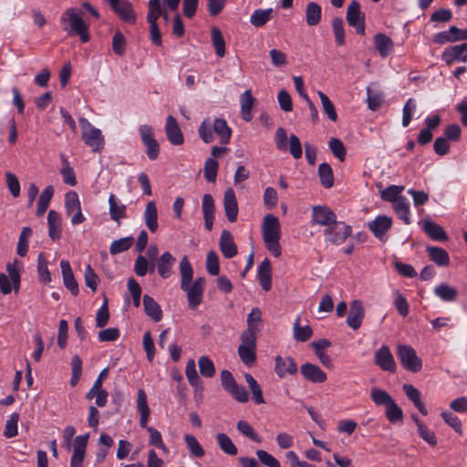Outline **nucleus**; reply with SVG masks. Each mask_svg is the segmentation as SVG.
Listing matches in <instances>:
<instances>
[{"mask_svg": "<svg viewBox=\"0 0 467 467\" xmlns=\"http://www.w3.org/2000/svg\"><path fill=\"white\" fill-rule=\"evenodd\" d=\"M137 409L140 413V425L141 428H146L150 434L149 443L158 449L161 450L165 454L169 453V449L162 441L161 432L153 427H148V421L150 415V410L148 405L146 392L143 389H139L137 392Z\"/></svg>", "mask_w": 467, "mask_h": 467, "instance_id": "1", "label": "nucleus"}, {"mask_svg": "<svg viewBox=\"0 0 467 467\" xmlns=\"http://www.w3.org/2000/svg\"><path fill=\"white\" fill-rule=\"evenodd\" d=\"M60 24L68 36H78L82 43L89 40L88 26L82 17V12L70 7L62 13Z\"/></svg>", "mask_w": 467, "mask_h": 467, "instance_id": "2", "label": "nucleus"}, {"mask_svg": "<svg viewBox=\"0 0 467 467\" xmlns=\"http://www.w3.org/2000/svg\"><path fill=\"white\" fill-rule=\"evenodd\" d=\"M213 132L219 137L221 144H227L231 140L232 130L223 119H204L198 129L199 137L207 144L213 141Z\"/></svg>", "mask_w": 467, "mask_h": 467, "instance_id": "3", "label": "nucleus"}, {"mask_svg": "<svg viewBox=\"0 0 467 467\" xmlns=\"http://www.w3.org/2000/svg\"><path fill=\"white\" fill-rule=\"evenodd\" d=\"M262 236L266 249L275 257H279L282 253L279 242L281 238V224L276 216L269 213L264 217Z\"/></svg>", "mask_w": 467, "mask_h": 467, "instance_id": "4", "label": "nucleus"}, {"mask_svg": "<svg viewBox=\"0 0 467 467\" xmlns=\"http://www.w3.org/2000/svg\"><path fill=\"white\" fill-rule=\"evenodd\" d=\"M148 6L146 19L150 25V39L154 45L160 47L162 44L161 35L158 26V19L161 16V0H149Z\"/></svg>", "mask_w": 467, "mask_h": 467, "instance_id": "5", "label": "nucleus"}, {"mask_svg": "<svg viewBox=\"0 0 467 467\" xmlns=\"http://www.w3.org/2000/svg\"><path fill=\"white\" fill-rule=\"evenodd\" d=\"M82 128V140L94 151H100L104 147V137L99 129L95 128L87 119H79Z\"/></svg>", "mask_w": 467, "mask_h": 467, "instance_id": "6", "label": "nucleus"}, {"mask_svg": "<svg viewBox=\"0 0 467 467\" xmlns=\"http://www.w3.org/2000/svg\"><path fill=\"white\" fill-rule=\"evenodd\" d=\"M397 354L405 369L411 372L420 370L422 366L421 359L417 356L412 347L409 345H399Z\"/></svg>", "mask_w": 467, "mask_h": 467, "instance_id": "7", "label": "nucleus"}, {"mask_svg": "<svg viewBox=\"0 0 467 467\" xmlns=\"http://www.w3.org/2000/svg\"><path fill=\"white\" fill-rule=\"evenodd\" d=\"M351 233L352 229L349 225L337 220L324 230L327 240L336 245L343 244Z\"/></svg>", "mask_w": 467, "mask_h": 467, "instance_id": "8", "label": "nucleus"}, {"mask_svg": "<svg viewBox=\"0 0 467 467\" xmlns=\"http://www.w3.org/2000/svg\"><path fill=\"white\" fill-rule=\"evenodd\" d=\"M204 284L205 279L199 277L193 282L187 283L184 286H181V288L186 292L190 308L194 309L202 303Z\"/></svg>", "mask_w": 467, "mask_h": 467, "instance_id": "9", "label": "nucleus"}, {"mask_svg": "<svg viewBox=\"0 0 467 467\" xmlns=\"http://www.w3.org/2000/svg\"><path fill=\"white\" fill-rule=\"evenodd\" d=\"M119 16L121 20L128 24H135L137 16L133 9L132 4L129 0H105Z\"/></svg>", "mask_w": 467, "mask_h": 467, "instance_id": "10", "label": "nucleus"}, {"mask_svg": "<svg viewBox=\"0 0 467 467\" xmlns=\"http://www.w3.org/2000/svg\"><path fill=\"white\" fill-rule=\"evenodd\" d=\"M392 226V219L387 215H378L374 220L368 223V228L374 236L381 242H386L387 233Z\"/></svg>", "mask_w": 467, "mask_h": 467, "instance_id": "11", "label": "nucleus"}, {"mask_svg": "<svg viewBox=\"0 0 467 467\" xmlns=\"http://www.w3.org/2000/svg\"><path fill=\"white\" fill-rule=\"evenodd\" d=\"M347 21L350 26L356 27L359 35L365 34L364 16H361L359 3L352 1L347 9Z\"/></svg>", "mask_w": 467, "mask_h": 467, "instance_id": "12", "label": "nucleus"}, {"mask_svg": "<svg viewBox=\"0 0 467 467\" xmlns=\"http://www.w3.org/2000/svg\"><path fill=\"white\" fill-rule=\"evenodd\" d=\"M374 363L384 371L395 372L396 362L389 347L381 346L374 355Z\"/></svg>", "mask_w": 467, "mask_h": 467, "instance_id": "13", "label": "nucleus"}, {"mask_svg": "<svg viewBox=\"0 0 467 467\" xmlns=\"http://www.w3.org/2000/svg\"><path fill=\"white\" fill-rule=\"evenodd\" d=\"M336 220L335 213L329 208L320 205L312 208V224L329 227Z\"/></svg>", "mask_w": 467, "mask_h": 467, "instance_id": "14", "label": "nucleus"}, {"mask_svg": "<svg viewBox=\"0 0 467 467\" xmlns=\"http://www.w3.org/2000/svg\"><path fill=\"white\" fill-rule=\"evenodd\" d=\"M467 40V29H460L452 26L447 31H442L433 36V42L439 45H444L449 42Z\"/></svg>", "mask_w": 467, "mask_h": 467, "instance_id": "15", "label": "nucleus"}, {"mask_svg": "<svg viewBox=\"0 0 467 467\" xmlns=\"http://www.w3.org/2000/svg\"><path fill=\"white\" fill-rule=\"evenodd\" d=\"M365 317V308L362 301L353 300L350 303V309L347 317V325L353 330H358L363 322Z\"/></svg>", "mask_w": 467, "mask_h": 467, "instance_id": "16", "label": "nucleus"}, {"mask_svg": "<svg viewBox=\"0 0 467 467\" xmlns=\"http://www.w3.org/2000/svg\"><path fill=\"white\" fill-rule=\"evenodd\" d=\"M88 435H78L74 440L73 454L70 460V467H82L85 457Z\"/></svg>", "mask_w": 467, "mask_h": 467, "instance_id": "17", "label": "nucleus"}, {"mask_svg": "<svg viewBox=\"0 0 467 467\" xmlns=\"http://www.w3.org/2000/svg\"><path fill=\"white\" fill-rule=\"evenodd\" d=\"M275 361V371L279 378H285L297 372V365L291 357L277 356Z\"/></svg>", "mask_w": 467, "mask_h": 467, "instance_id": "18", "label": "nucleus"}, {"mask_svg": "<svg viewBox=\"0 0 467 467\" xmlns=\"http://www.w3.org/2000/svg\"><path fill=\"white\" fill-rule=\"evenodd\" d=\"M165 132L169 141L172 145H182L184 141L183 134L179 127L176 119L170 115L166 119Z\"/></svg>", "mask_w": 467, "mask_h": 467, "instance_id": "19", "label": "nucleus"}, {"mask_svg": "<svg viewBox=\"0 0 467 467\" xmlns=\"http://www.w3.org/2000/svg\"><path fill=\"white\" fill-rule=\"evenodd\" d=\"M175 263L176 258L170 252H164L156 262L159 275L163 279L169 278L172 274Z\"/></svg>", "mask_w": 467, "mask_h": 467, "instance_id": "20", "label": "nucleus"}, {"mask_svg": "<svg viewBox=\"0 0 467 467\" xmlns=\"http://www.w3.org/2000/svg\"><path fill=\"white\" fill-rule=\"evenodd\" d=\"M109 213L110 219L119 225L120 224V221L127 217L126 205L112 193L109 197Z\"/></svg>", "mask_w": 467, "mask_h": 467, "instance_id": "21", "label": "nucleus"}, {"mask_svg": "<svg viewBox=\"0 0 467 467\" xmlns=\"http://www.w3.org/2000/svg\"><path fill=\"white\" fill-rule=\"evenodd\" d=\"M302 376L313 383H323L327 380V374L317 365L305 363L301 366Z\"/></svg>", "mask_w": 467, "mask_h": 467, "instance_id": "22", "label": "nucleus"}, {"mask_svg": "<svg viewBox=\"0 0 467 467\" xmlns=\"http://www.w3.org/2000/svg\"><path fill=\"white\" fill-rule=\"evenodd\" d=\"M223 207L228 221L231 223L235 222L238 214V204L233 189L225 191L223 196Z\"/></svg>", "mask_w": 467, "mask_h": 467, "instance_id": "23", "label": "nucleus"}, {"mask_svg": "<svg viewBox=\"0 0 467 467\" xmlns=\"http://www.w3.org/2000/svg\"><path fill=\"white\" fill-rule=\"evenodd\" d=\"M60 267L62 271L64 285L71 292L73 296H77L79 291L78 284L74 277L69 262L67 260H62L60 262Z\"/></svg>", "mask_w": 467, "mask_h": 467, "instance_id": "24", "label": "nucleus"}, {"mask_svg": "<svg viewBox=\"0 0 467 467\" xmlns=\"http://www.w3.org/2000/svg\"><path fill=\"white\" fill-rule=\"evenodd\" d=\"M257 277L260 285L265 291H269L272 287V266L267 258H265L257 268Z\"/></svg>", "mask_w": 467, "mask_h": 467, "instance_id": "25", "label": "nucleus"}, {"mask_svg": "<svg viewBox=\"0 0 467 467\" xmlns=\"http://www.w3.org/2000/svg\"><path fill=\"white\" fill-rule=\"evenodd\" d=\"M143 220L150 233H155L158 230V209L154 201H149L147 202L143 213Z\"/></svg>", "mask_w": 467, "mask_h": 467, "instance_id": "26", "label": "nucleus"}, {"mask_svg": "<svg viewBox=\"0 0 467 467\" xmlns=\"http://www.w3.org/2000/svg\"><path fill=\"white\" fill-rule=\"evenodd\" d=\"M202 209L203 213L204 226L208 231L213 229L215 205L211 194H204L202 197Z\"/></svg>", "mask_w": 467, "mask_h": 467, "instance_id": "27", "label": "nucleus"}, {"mask_svg": "<svg viewBox=\"0 0 467 467\" xmlns=\"http://www.w3.org/2000/svg\"><path fill=\"white\" fill-rule=\"evenodd\" d=\"M220 249L225 258H232L237 254V247L233 235L227 230H223L221 234Z\"/></svg>", "mask_w": 467, "mask_h": 467, "instance_id": "28", "label": "nucleus"}, {"mask_svg": "<svg viewBox=\"0 0 467 467\" xmlns=\"http://www.w3.org/2000/svg\"><path fill=\"white\" fill-rule=\"evenodd\" d=\"M47 224L48 236L54 241L59 240L61 237V215L54 210L49 211L47 214Z\"/></svg>", "mask_w": 467, "mask_h": 467, "instance_id": "29", "label": "nucleus"}, {"mask_svg": "<svg viewBox=\"0 0 467 467\" xmlns=\"http://www.w3.org/2000/svg\"><path fill=\"white\" fill-rule=\"evenodd\" d=\"M467 43H462L461 45L452 46L446 48L441 55L442 60H444L447 64H451L454 60L462 61L463 56L467 55Z\"/></svg>", "mask_w": 467, "mask_h": 467, "instance_id": "30", "label": "nucleus"}, {"mask_svg": "<svg viewBox=\"0 0 467 467\" xmlns=\"http://www.w3.org/2000/svg\"><path fill=\"white\" fill-rule=\"evenodd\" d=\"M255 99L252 96V93L249 89L245 90L240 99L241 104V115L244 121H250L253 118L252 116V109L254 105Z\"/></svg>", "mask_w": 467, "mask_h": 467, "instance_id": "31", "label": "nucleus"}, {"mask_svg": "<svg viewBox=\"0 0 467 467\" xmlns=\"http://www.w3.org/2000/svg\"><path fill=\"white\" fill-rule=\"evenodd\" d=\"M375 48L382 57H388L393 49L392 40L385 34L378 33L374 36Z\"/></svg>", "mask_w": 467, "mask_h": 467, "instance_id": "32", "label": "nucleus"}, {"mask_svg": "<svg viewBox=\"0 0 467 467\" xmlns=\"http://www.w3.org/2000/svg\"><path fill=\"white\" fill-rule=\"evenodd\" d=\"M423 230L434 241L445 242L448 240L447 234L443 228L432 221L425 220Z\"/></svg>", "mask_w": 467, "mask_h": 467, "instance_id": "33", "label": "nucleus"}, {"mask_svg": "<svg viewBox=\"0 0 467 467\" xmlns=\"http://www.w3.org/2000/svg\"><path fill=\"white\" fill-rule=\"evenodd\" d=\"M426 251L431 260L438 266H448L450 264V256L445 249L436 246H427Z\"/></svg>", "mask_w": 467, "mask_h": 467, "instance_id": "34", "label": "nucleus"}, {"mask_svg": "<svg viewBox=\"0 0 467 467\" xmlns=\"http://www.w3.org/2000/svg\"><path fill=\"white\" fill-rule=\"evenodd\" d=\"M402 389L408 399L412 401V403L419 410V411L423 415H427L428 410H426L424 404L420 400V390L411 384H404Z\"/></svg>", "mask_w": 467, "mask_h": 467, "instance_id": "35", "label": "nucleus"}, {"mask_svg": "<svg viewBox=\"0 0 467 467\" xmlns=\"http://www.w3.org/2000/svg\"><path fill=\"white\" fill-rule=\"evenodd\" d=\"M434 295L444 302H452L458 296V291L455 287L447 284H440L433 289Z\"/></svg>", "mask_w": 467, "mask_h": 467, "instance_id": "36", "label": "nucleus"}, {"mask_svg": "<svg viewBox=\"0 0 467 467\" xmlns=\"http://www.w3.org/2000/svg\"><path fill=\"white\" fill-rule=\"evenodd\" d=\"M375 86L371 84L366 90L368 108L373 111L377 110L383 102V94L378 88H374Z\"/></svg>", "mask_w": 467, "mask_h": 467, "instance_id": "37", "label": "nucleus"}, {"mask_svg": "<svg viewBox=\"0 0 467 467\" xmlns=\"http://www.w3.org/2000/svg\"><path fill=\"white\" fill-rule=\"evenodd\" d=\"M143 306L145 313L150 317L155 322L162 317V312L158 303L150 296L145 295L143 296Z\"/></svg>", "mask_w": 467, "mask_h": 467, "instance_id": "38", "label": "nucleus"}, {"mask_svg": "<svg viewBox=\"0 0 467 467\" xmlns=\"http://www.w3.org/2000/svg\"><path fill=\"white\" fill-rule=\"evenodd\" d=\"M393 208L398 217L404 222L405 224H410L411 223L410 220V202L406 197L401 196L395 204H393Z\"/></svg>", "mask_w": 467, "mask_h": 467, "instance_id": "39", "label": "nucleus"}, {"mask_svg": "<svg viewBox=\"0 0 467 467\" xmlns=\"http://www.w3.org/2000/svg\"><path fill=\"white\" fill-rule=\"evenodd\" d=\"M321 21V6L316 2H310L306 7V22L314 26Z\"/></svg>", "mask_w": 467, "mask_h": 467, "instance_id": "40", "label": "nucleus"}, {"mask_svg": "<svg viewBox=\"0 0 467 467\" xmlns=\"http://www.w3.org/2000/svg\"><path fill=\"white\" fill-rule=\"evenodd\" d=\"M272 13V8L255 9L250 16V23L255 27H261L271 19Z\"/></svg>", "mask_w": 467, "mask_h": 467, "instance_id": "41", "label": "nucleus"}, {"mask_svg": "<svg viewBox=\"0 0 467 467\" xmlns=\"http://www.w3.org/2000/svg\"><path fill=\"white\" fill-rule=\"evenodd\" d=\"M183 441L186 444V447L192 457L202 458L205 454V451L198 441V440L192 434H185L183 436Z\"/></svg>", "mask_w": 467, "mask_h": 467, "instance_id": "42", "label": "nucleus"}, {"mask_svg": "<svg viewBox=\"0 0 467 467\" xmlns=\"http://www.w3.org/2000/svg\"><path fill=\"white\" fill-rule=\"evenodd\" d=\"M313 335V330L309 326H300V317H297L293 327V337L298 342L307 341Z\"/></svg>", "mask_w": 467, "mask_h": 467, "instance_id": "43", "label": "nucleus"}, {"mask_svg": "<svg viewBox=\"0 0 467 467\" xmlns=\"http://www.w3.org/2000/svg\"><path fill=\"white\" fill-rule=\"evenodd\" d=\"M37 275L41 283L49 284L52 281L51 274L48 270V261L43 253L37 257Z\"/></svg>", "mask_w": 467, "mask_h": 467, "instance_id": "44", "label": "nucleus"}, {"mask_svg": "<svg viewBox=\"0 0 467 467\" xmlns=\"http://www.w3.org/2000/svg\"><path fill=\"white\" fill-rule=\"evenodd\" d=\"M244 379L252 392L254 403L257 405L264 404L265 400L263 397V392L260 385L257 383V381L254 379V377L251 374L246 373L244 375Z\"/></svg>", "mask_w": 467, "mask_h": 467, "instance_id": "45", "label": "nucleus"}, {"mask_svg": "<svg viewBox=\"0 0 467 467\" xmlns=\"http://www.w3.org/2000/svg\"><path fill=\"white\" fill-rule=\"evenodd\" d=\"M216 441L220 449L226 454L234 456L238 451L236 446L234 444L231 438L225 433H218L216 435Z\"/></svg>", "mask_w": 467, "mask_h": 467, "instance_id": "46", "label": "nucleus"}, {"mask_svg": "<svg viewBox=\"0 0 467 467\" xmlns=\"http://www.w3.org/2000/svg\"><path fill=\"white\" fill-rule=\"evenodd\" d=\"M318 176L320 179L321 184L329 189L334 184V176L333 171L329 164L323 162L318 167Z\"/></svg>", "mask_w": 467, "mask_h": 467, "instance_id": "47", "label": "nucleus"}, {"mask_svg": "<svg viewBox=\"0 0 467 467\" xmlns=\"http://www.w3.org/2000/svg\"><path fill=\"white\" fill-rule=\"evenodd\" d=\"M212 43L215 48V53L219 57L225 55V42L222 32L217 27H213L211 30Z\"/></svg>", "mask_w": 467, "mask_h": 467, "instance_id": "48", "label": "nucleus"}, {"mask_svg": "<svg viewBox=\"0 0 467 467\" xmlns=\"http://www.w3.org/2000/svg\"><path fill=\"white\" fill-rule=\"evenodd\" d=\"M181 286H184L187 283L192 282L193 270L192 266L184 255L180 261Z\"/></svg>", "mask_w": 467, "mask_h": 467, "instance_id": "49", "label": "nucleus"}, {"mask_svg": "<svg viewBox=\"0 0 467 467\" xmlns=\"http://www.w3.org/2000/svg\"><path fill=\"white\" fill-rule=\"evenodd\" d=\"M133 242L134 238L132 236H127L115 240L109 246V253L114 255L128 251L131 247Z\"/></svg>", "mask_w": 467, "mask_h": 467, "instance_id": "50", "label": "nucleus"}, {"mask_svg": "<svg viewBox=\"0 0 467 467\" xmlns=\"http://www.w3.org/2000/svg\"><path fill=\"white\" fill-rule=\"evenodd\" d=\"M404 186L402 185H389L380 192V197L383 201L396 203V202L402 196L400 193L403 192Z\"/></svg>", "mask_w": 467, "mask_h": 467, "instance_id": "51", "label": "nucleus"}, {"mask_svg": "<svg viewBox=\"0 0 467 467\" xmlns=\"http://www.w3.org/2000/svg\"><path fill=\"white\" fill-rule=\"evenodd\" d=\"M185 375L190 383V385L193 388H201L202 380L198 376L195 361L193 359L188 360L185 367Z\"/></svg>", "mask_w": 467, "mask_h": 467, "instance_id": "52", "label": "nucleus"}, {"mask_svg": "<svg viewBox=\"0 0 467 467\" xmlns=\"http://www.w3.org/2000/svg\"><path fill=\"white\" fill-rule=\"evenodd\" d=\"M317 94L320 99L324 113L327 114V118L331 121H337V114L330 99L322 91H318Z\"/></svg>", "mask_w": 467, "mask_h": 467, "instance_id": "53", "label": "nucleus"}, {"mask_svg": "<svg viewBox=\"0 0 467 467\" xmlns=\"http://www.w3.org/2000/svg\"><path fill=\"white\" fill-rule=\"evenodd\" d=\"M61 159L63 166L60 173L62 175L63 182L69 186H75L77 184L75 171L73 168L70 167L69 162L67 161L65 155H61Z\"/></svg>", "mask_w": 467, "mask_h": 467, "instance_id": "54", "label": "nucleus"}, {"mask_svg": "<svg viewBox=\"0 0 467 467\" xmlns=\"http://www.w3.org/2000/svg\"><path fill=\"white\" fill-rule=\"evenodd\" d=\"M236 428L241 434L246 438H249L251 441L258 443L262 441L261 437L257 434V432L254 430L248 421L243 420H239L236 424Z\"/></svg>", "mask_w": 467, "mask_h": 467, "instance_id": "55", "label": "nucleus"}, {"mask_svg": "<svg viewBox=\"0 0 467 467\" xmlns=\"http://www.w3.org/2000/svg\"><path fill=\"white\" fill-rule=\"evenodd\" d=\"M32 234V229L30 227H24L21 231L18 243H17V254L19 256H26L28 251V241Z\"/></svg>", "mask_w": 467, "mask_h": 467, "instance_id": "56", "label": "nucleus"}, {"mask_svg": "<svg viewBox=\"0 0 467 467\" xmlns=\"http://www.w3.org/2000/svg\"><path fill=\"white\" fill-rule=\"evenodd\" d=\"M255 349L256 348L246 347L244 345L238 347V355L244 364L251 367L254 363L256 358Z\"/></svg>", "mask_w": 467, "mask_h": 467, "instance_id": "57", "label": "nucleus"}, {"mask_svg": "<svg viewBox=\"0 0 467 467\" xmlns=\"http://www.w3.org/2000/svg\"><path fill=\"white\" fill-rule=\"evenodd\" d=\"M108 392L104 389H93L91 388L86 394L87 400L95 399V404L98 407L103 408L107 405L108 402Z\"/></svg>", "mask_w": 467, "mask_h": 467, "instance_id": "58", "label": "nucleus"}, {"mask_svg": "<svg viewBox=\"0 0 467 467\" xmlns=\"http://www.w3.org/2000/svg\"><path fill=\"white\" fill-rule=\"evenodd\" d=\"M370 398L376 405H384L385 407L394 400L386 390L378 388L371 389Z\"/></svg>", "mask_w": 467, "mask_h": 467, "instance_id": "59", "label": "nucleus"}, {"mask_svg": "<svg viewBox=\"0 0 467 467\" xmlns=\"http://www.w3.org/2000/svg\"><path fill=\"white\" fill-rule=\"evenodd\" d=\"M65 209L67 215L81 209L80 201L76 192H69L65 196Z\"/></svg>", "mask_w": 467, "mask_h": 467, "instance_id": "60", "label": "nucleus"}, {"mask_svg": "<svg viewBox=\"0 0 467 467\" xmlns=\"http://www.w3.org/2000/svg\"><path fill=\"white\" fill-rule=\"evenodd\" d=\"M386 417L391 423L401 422L403 419V411L393 400L390 404L386 407Z\"/></svg>", "mask_w": 467, "mask_h": 467, "instance_id": "61", "label": "nucleus"}, {"mask_svg": "<svg viewBox=\"0 0 467 467\" xmlns=\"http://www.w3.org/2000/svg\"><path fill=\"white\" fill-rule=\"evenodd\" d=\"M200 373L205 378H212L215 374L213 362L207 357L202 356L198 360Z\"/></svg>", "mask_w": 467, "mask_h": 467, "instance_id": "62", "label": "nucleus"}, {"mask_svg": "<svg viewBox=\"0 0 467 467\" xmlns=\"http://www.w3.org/2000/svg\"><path fill=\"white\" fill-rule=\"evenodd\" d=\"M416 100L412 98H410L402 109V126L408 127L412 119V116L416 110Z\"/></svg>", "mask_w": 467, "mask_h": 467, "instance_id": "63", "label": "nucleus"}, {"mask_svg": "<svg viewBox=\"0 0 467 467\" xmlns=\"http://www.w3.org/2000/svg\"><path fill=\"white\" fill-rule=\"evenodd\" d=\"M19 420V414L18 413H12L9 417V419L5 422L4 435L6 438H13L16 437L18 433L17 431V423Z\"/></svg>", "mask_w": 467, "mask_h": 467, "instance_id": "64", "label": "nucleus"}]
</instances>
